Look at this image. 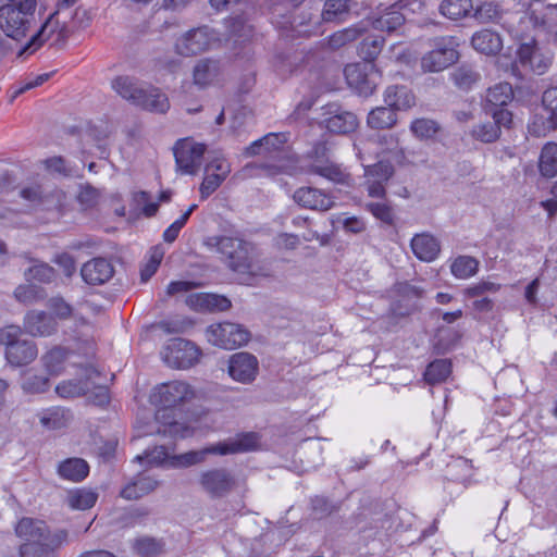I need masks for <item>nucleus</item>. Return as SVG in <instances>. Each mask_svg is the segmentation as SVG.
I'll list each match as a JSON object with an SVG mask.
<instances>
[{"label": "nucleus", "mask_w": 557, "mask_h": 557, "mask_svg": "<svg viewBox=\"0 0 557 557\" xmlns=\"http://www.w3.org/2000/svg\"><path fill=\"white\" fill-rule=\"evenodd\" d=\"M373 148L379 149L376 152L379 161L373 165L364 166L366 188L370 197L383 198L385 184L394 174V165H406L408 160L395 135H385L379 140L360 139L355 143V150L361 162L371 159Z\"/></svg>", "instance_id": "obj_1"}, {"label": "nucleus", "mask_w": 557, "mask_h": 557, "mask_svg": "<svg viewBox=\"0 0 557 557\" xmlns=\"http://www.w3.org/2000/svg\"><path fill=\"white\" fill-rule=\"evenodd\" d=\"M258 437L253 433L240 434L234 438L218 443L201 450H193L175 455L174 449L165 446H156L144 456H136L139 462L149 466H164L169 468H186L205 461L208 454L228 455L256 448Z\"/></svg>", "instance_id": "obj_2"}, {"label": "nucleus", "mask_w": 557, "mask_h": 557, "mask_svg": "<svg viewBox=\"0 0 557 557\" xmlns=\"http://www.w3.org/2000/svg\"><path fill=\"white\" fill-rule=\"evenodd\" d=\"M36 0H7L0 5V29L9 38L21 41L30 38L25 49L36 50L40 42H37L44 35L48 22L39 29L36 20Z\"/></svg>", "instance_id": "obj_3"}, {"label": "nucleus", "mask_w": 557, "mask_h": 557, "mask_svg": "<svg viewBox=\"0 0 557 557\" xmlns=\"http://www.w3.org/2000/svg\"><path fill=\"white\" fill-rule=\"evenodd\" d=\"M199 428L198 421L180 422L174 417L165 414L164 411L157 410L151 417L144 412L137 417L135 422V436L145 437L153 434L169 435L174 438H184L190 436Z\"/></svg>", "instance_id": "obj_4"}, {"label": "nucleus", "mask_w": 557, "mask_h": 557, "mask_svg": "<svg viewBox=\"0 0 557 557\" xmlns=\"http://www.w3.org/2000/svg\"><path fill=\"white\" fill-rule=\"evenodd\" d=\"M22 329L9 325L0 329V346H5V359L12 367H24L38 356V348L30 339H22Z\"/></svg>", "instance_id": "obj_5"}, {"label": "nucleus", "mask_w": 557, "mask_h": 557, "mask_svg": "<svg viewBox=\"0 0 557 557\" xmlns=\"http://www.w3.org/2000/svg\"><path fill=\"white\" fill-rule=\"evenodd\" d=\"M196 397V392L190 384L184 381H172L157 385L151 394L150 401L158 410L173 416V409L187 404Z\"/></svg>", "instance_id": "obj_6"}, {"label": "nucleus", "mask_w": 557, "mask_h": 557, "mask_svg": "<svg viewBox=\"0 0 557 557\" xmlns=\"http://www.w3.org/2000/svg\"><path fill=\"white\" fill-rule=\"evenodd\" d=\"M225 38L219 30L209 26L193 28L175 41L178 54L189 57L219 47Z\"/></svg>", "instance_id": "obj_7"}, {"label": "nucleus", "mask_w": 557, "mask_h": 557, "mask_svg": "<svg viewBox=\"0 0 557 557\" xmlns=\"http://www.w3.org/2000/svg\"><path fill=\"white\" fill-rule=\"evenodd\" d=\"M457 41L454 37L445 36L433 39L432 50L421 59L424 72H440L458 60Z\"/></svg>", "instance_id": "obj_8"}, {"label": "nucleus", "mask_w": 557, "mask_h": 557, "mask_svg": "<svg viewBox=\"0 0 557 557\" xmlns=\"http://www.w3.org/2000/svg\"><path fill=\"white\" fill-rule=\"evenodd\" d=\"M344 73L349 87L363 97L371 96L375 91L381 76L371 62L348 64Z\"/></svg>", "instance_id": "obj_9"}, {"label": "nucleus", "mask_w": 557, "mask_h": 557, "mask_svg": "<svg viewBox=\"0 0 557 557\" xmlns=\"http://www.w3.org/2000/svg\"><path fill=\"white\" fill-rule=\"evenodd\" d=\"M236 251L227 262L232 270L239 274L242 283L250 285L256 283L257 277L268 275L267 269L259 264L256 249L251 244L246 242Z\"/></svg>", "instance_id": "obj_10"}, {"label": "nucleus", "mask_w": 557, "mask_h": 557, "mask_svg": "<svg viewBox=\"0 0 557 557\" xmlns=\"http://www.w3.org/2000/svg\"><path fill=\"white\" fill-rule=\"evenodd\" d=\"M163 361L175 369H188L196 364L200 357V349L189 341L172 338L161 351Z\"/></svg>", "instance_id": "obj_11"}, {"label": "nucleus", "mask_w": 557, "mask_h": 557, "mask_svg": "<svg viewBox=\"0 0 557 557\" xmlns=\"http://www.w3.org/2000/svg\"><path fill=\"white\" fill-rule=\"evenodd\" d=\"M206 338L214 346L234 349L248 342L249 332L239 324L231 322L216 323L207 327Z\"/></svg>", "instance_id": "obj_12"}, {"label": "nucleus", "mask_w": 557, "mask_h": 557, "mask_svg": "<svg viewBox=\"0 0 557 557\" xmlns=\"http://www.w3.org/2000/svg\"><path fill=\"white\" fill-rule=\"evenodd\" d=\"M201 490L212 498H221L230 494L237 485L231 471L215 468L202 471L199 475Z\"/></svg>", "instance_id": "obj_13"}, {"label": "nucleus", "mask_w": 557, "mask_h": 557, "mask_svg": "<svg viewBox=\"0 0 557 557\" xmlns=\"http://www.w3.org/2000/svg\"><path fill=\"white\" fill-rule=\"evenodd\" d=\"M413 3L411 0H398L388 5L381 4L372 17V26L382 32H395L404 25L406 12Z\"/></svg>", "instance_id": "obj_14"}, {"label": "nucleus", "mask_w": 557, "mask_h": 557, "mask_svg": "<svg viewBox=\"0 0 557 557\" xmlns=\"http://www.w3.org/2000/svg\"><path fill=\"white\" fill-rule=\"evenodd\" d=\"M205 151L206 147L202 144L189 138L178 140L174 147V157L180 171L184 174H196Z\"/></svg>", "instance_id": "obj_15"}, {"label": "nucleus", "mask_w": 557, "mask_h": 557, "mask_svg": "<svg viewBox=\"0 0 557 557\" xmlns=\"http://www.w3.org/2000/svg\"><path fill=\"white\" fill-rule=\"evenodd\" d=\"M231 173L230 162L222 156L214 157L205 166V175L199 187L201 199L213 194Z\"/></svg>", "instance_id": "obj_16"}, {"label": "nucleus", "mask_w": 557, "mask_h": 557, "mask_svg": "<svg viewBox=\"0 0 557 557\" xmlns=\"http://www.w3.org/2000/svg\"><path fill=\"white\" fill-rule=\"evenodd\" d=\"M227 371L234 381L249 384L253 382L258 375L259 362L258 359L249 352H236L230 357Z\"/></svg>", "instance_id": "obj_17"}, {"label": "nucleus", "mask_w": 557, "mask_h": 557, "mask_svg": "<svg viewBox=\"0 0 557 557\" xmlns=\"http://www.w3.org/2000/svg\"><path fill=\"white\" fill-rule=\"evenodd\" d=\"M517 59L522 67L537 75L544 74L552 64V55L543 52L534 40L519 46Z\"/></svg>", "instance_id": "obj_18"}, {"label": "nucleus", "mask_w": 557, "mask_h": 557, "mask_svg": "<svg viewBox=\"0 0 557 557\" xmlns=\"http://www.w3.org/2000/svg\"><path fill=\"white\" fill-rule=\"evenodd\" d=\"M223 78L219 61L200 59L193 67V83L200 89L218 85Z\"/></svg>", "instance_id": "obj_19"}, {"label": "nucleus", "mask_w": 557, "mask_h": 557, "mask_svg": "<svg viewBox=\"0 0 557 557\" xmlns=\"http://www.w3.org/2000/svg\"><path fill=\"white\" fill-rule=\"evenodd\" d=\"M294 200L299 206L317 211H327L334 206L333 197L314 187H300L294 193Z\"/></svg>", "instance_id": "obj_20"}, {"label": "nucleus", "mask_w": 557, "mask_h": 557, "mask_svg": "<svg viewBox=\"0 0 557 557\" xmlns=\"http://www.w3.org/2000/svg\"><path fill=\"white\" fill-rule=\"evenodd\" d=\"M45 527L46 523L44 521L33 520L30 518H23L18 521L15 532L16 535L24 541L20 546L22 557L27 556L33 546L39 545V542L42 541Z\"/></svg>", "instance_id": "obj_21"}, {"label": "nucleus", "mask_w": 557, "mask_h": 557, "mask_svg": "<svg viewBox=\"0 0 557 557\" xmlns=\"http://www.w3.org/2000/svg\"><path fill=\"white\" fill-rule=\"evenodd\" d=\"M23 327L32 336L46 337L57 331V322L45 311L32 310L26 313Z\"/></svg>", "instance_id": "obj_22"}, {"label": "nucleus", "mask_w": 557, "mask_h": 557, "mask_svg": "<svg viewBox=\"0 0 557 557\" xmlns=\"http://www.w3.org/2000/svg\"><path fill=\"white\" fill-rule=\"evenodd\" d=\"M113 273L112 264L104 258H95L86 262L81 270L83 280L90 285L104 284Z\"/></svg>", "instance_id": "obj_23"}, {"label": "nucleus", "mask_w": 557, "mask_h": 557, "mask_svg": "<svg viewBox=\"0 0 557 557\" xmlns=\"http://www.w3.org/2000/svg\"><path fill=\"white\" fill-rule=\"evenodd\" d=\"M471 46L481 54L496 55L502 51L504 41L499 33L483 28L472 35Z\"/></svg>", "instance_id": "obj_24"}, {"label": "nucleus", "mask_w": 557, "mask_h": 557, "mask_svg": "<svg viewBox=\"0 0 557 557\" xmlns=\"http://www.w3.org/2000/svg\"><path fill=\"white\" fill-rule=\"evenodd\" d=\"M186 305L196 311H224L231 307V301L216 294L194 293L187 296Z\"/></svg>", "instance_id": "obj_25"}, {"label": "nucleus", "mask_w": 557, "mask_h": 557, "mask_svg": "<svg viewBox=\"0 0 557 557\" xmlns=\"http://www.w3.org/2000/svg\"><path fill=\"white\" fill-rule=\"evenodd\" d=\"M410 246L413 255L423 262L434 261L441 251L438 240L429 233H421L413 236Z\"/></svg>", "instance_id": "obj_26"}, {"label": "nucleus", "mask_w": 557, "mask_h": 557, "mask_svg": "<svg viewBox=\"0 0 557 557\" xmlns=\"http://www.w3.org/2000/svg\"><path fill=\"white\" fill-rule=\"evenodd\" d=\"M384 102L394 112L406 111L416 104V97L406 86H389L384 91Z\"/></svg>", "instance_id": "obj_27"}, {"label": "nucleus", "mask_w": 557, "mask_h": 557, "mask_svg": "<svg viewBox=\"0 0 557 557\" xmlns=\"http://www.w3.org/2000/svg\"><path fill=\"white\" fill-rule=\"evenodd\" d=\"M135 104L154 113H165L170 109L166 95L154 87L144 88Z\"/></svg>", "instance_id": "obj_28"}, {"label": "nucleus", "mask_w": 557, "mask_h": 557, "mask_svg": "<svg viewBox=\"0 0 557 557\" xmlns=\"http://www.w3.org/2000/svg\"><path fill=\"white\" fill-rule=\"evenodd\" d=\"M310 171L317 175H320L334 184L350 186L352 178L339 164H336L330 160L320 163H311Z\"/></svg>", "instance_id": "obj_29"}, {"label": "nucleus", "mask_w": 557, "mask_h": 557, "mask_svg": "<svg viewBox=\"0 0 557 557\" xmlns=\"http://www.w3.org/2000/svg\"><path fill=\"white\" fill-rule=\"evenodd\" d=\"M331 114L323 122L325 127L335 134H347L354 132L358 126L357 116L348 111L335 110L329 111Z\"/></svg>", "instance_id": "obj_30"}, {"label": "nucleus", "mask_w": 557, "mask_h": 557, "mask_svg": "<svg viewBox=\"0 0 557 557\" xmlns=\"http://www.w3.org/2000/svg\"><path fill=\"white\" fill-rule=\"evenodd\" d=\"M85 372V381L69 380L58 384L55 387L57 394L62 398H75L88 393L91 388L89 381L94 380L99 374L94 369H86Z\"/></svg>", "instance_id": "obj_31"}, {"label": "nucleus", "mask_w": 557, "mask_h": 557, "mask_svg": "<svg viewBox=\"0 0 557 557\" xmlns=\"http://www.w3.org/2000/svg\"><path fill=\"white\" fill-rule=\"evenodd\" d=\"M158 484L150 475L139 474L122 488L121 496L128 500L138 499L154 491Z\"/></svg>", "instance_id": "obj_32"}, {"label": "nucleus", "mask_w": 557, "mask_h": 557, "mask_svg": "<svg viewBox=\"0 0 557 557\" xmlns=\"http://www.w3.org/2000/svg\"><path fill=\"white\" fill-rule=\"evenodd\" d=\"M40 425L48 431L66 426L71 420L70 411L62 407H51L38 412Z\"/></svg>", "instance_id": "obj_33"}, {"label": "nucleus", "mask_w": 557, "mask_h": 557, "mask_svg": "<svg viewBox=\"0 0 557 557\" xmlns=\"http://www.w3.org/2000/svg\"><path fill=\"white\" fill-rule=\"evenodd\" d=\"M288 136L285 133L280 134H268L259 140L253 141L249 147L246 148L248 156H255L260 153H271L280 150L283 145L287 141Z\"/></svg>", "instance_id": "obj_34"}, {"label": "nucleus", "mask_w": 557, "mask_h": 557, "mask_svg": "<svg viewBox=\"0 0 557 557\" xmlns=\"http://www.w3.org/2000/svg\"><path fill=\"white\" fill-rule=\"evenodd\" d=\"M58 473L64 480L79 482L88 475L89 466L84 459L69 458L59 465Z\"/></svg>", "instance_id": "obj_35"}, {"label": "nucleus", "mask_w": 557, "mask_h": 557, "mask_svg": "<svg viewBox=\"0 0 557 557\" xmlns=\"http://www.w3.org/2000/svg\"><path fill=\"white\" fill-rule=\"evenodd\" d=\"M473 9L472 0H443L440 4L441 14L453 21L469 16Z\"/></svg>", "instance_id": "obj_36"}, {"label": "nucleus", "mask_w": 557, "mask_h": 557, "mask_svg": "<svg viewBox=\"0 0 557 557\" xmlns=\"http://www.w3.org/2000/svg\"><path fill=\"white\" fill-rule=\"evenodd\" d=\"M367 123L374 129L391 128L397 123V115L388 106L376 107L369 112Z\"/></svg>", "instance_id": "obj_37"}, {"label": "nucleus", "mask_w": 557, "mask_h": 557, "mask_svg": "<svg viewBox=\"0 0 557 557\" xmlns=\"http://www.w3.org/2000/svg\"><path fill=\"white\" fill-rule=\"evenodd\" d=\"M472 12L473 17L480 23H498L504 15L498 2L487 0L479 2Z\"/></svg>", "instance_id": "obj_38"}, {"label": "nucleus", "mask_w": 557, "mask_h": 557, "mask_svg": "<svg viewBox=\"0 0 557 557\" xmlns=\"http://www.w3.org/2000/svg\"><path fill=\"white\" fill-rule=\"evenodd\" d=\"M539 170L542 176L552 178L557 175V144H546L540 154Z\"/></svg>", "instance_id": "obj_39"}, {"label": "nucleus", "mask_w": 557, "mask_h": 557, "mask_svg": "<svg viewBox=\"0 0 557 557\" xmlns=\"http://www.w3.org/2000/svg\"><path fill=\"white\" fill-rule=\"evenodd\" d=\"M367 30L364 23H358L347 28L335 32L329 37V45L333 49H339L358 39Z\"/></svg>", "instance_id": "obj_40"}, {"label": "nucleus", "mask_w": 557, "mask_h": 557, "mask_svg": "<svg viewBox=\"0 0 557 557\" xmlns=\"http://www.w3.org/2000/svg\"><path fill=\"white\" fill-rule=\"evenodd\" d=\"M48 308L54 314L55 318L65 320L72 318L75 321L76 326H83L87 324V321L67 304L61 297H53L48 301Z\"/></svg>", "instance_id": "obj_41"}, {"label": "nucleus", "mask_w": 557, "mask_h": 557, "mask_svg": "<svg viewBox=\"0 0 557 557\" xmlns=\"http://www.w3.org/2000/svg\"><path fill=\"white\" fill-rule=\"evenodd\" d=\"M349 13V0H326L321 13L324 22L341 23Z\"/></svg>", "instance_id": "obj_42"}, {"label": "nucleus", "mask_w": 557, "mask_h": 557, "mask_svg": "<svg viewBox=\"0 0 557 557\" xmlns=\"http://www.w3.org/2000/svg\"><path fill=\"white\" fill-rule=\"evenodd\" d=\"M479 271V261L470 256H459L450 263V272L458 280H467Z\"/></svg>", "instance_id": "obj_43"}, {"label": "nucleus", "mask_w": 557, "mask_h": 557, "mask_svg": "<svg viewBox=\"0 0 557 557\" xmlns=\"http://www.w3.org/2000/svg\"><path fill=\"white\" fill-rule=\"evenodd\" d=\"M528 128L536 137L546 136L549 132L557 128V113L550 115L549 112L545 111L544 114H535Z\"/></svg>", "instance_id": "obj_44"}, {"label": "nucleus", "mask_w": 557, "mask_h": 557, "mask_svg": "<svg viewBox=\"0 0 557 557\" xmlns=\"http://www.w3.org/2000/svg\"><path fill=\"white\" fill-rule=\"evenodd\" d=\"M97 498V494L91 490L77 488L69 494L67 504L73 509L86 510L96 504Z\"/></svg>", "instance_id": "obj_45"}, {"label": "nucleus", "mask_w": 557, "mask_h": 557, "mask_svg": "<svg viewBox=\"0 0 557 557\" xmlns=\"http://www.w3.org/2000/svg\"><path fill=\"white\" fill-rule=\"evenodd\" d=\"M451 373V364L448 360L440 359L431 362L425 372L424 379L430 384L444 382Z\"/></svg>", "instance_id": "obj_46"}, {"label": "nucleus", "mask_w": 557, "mask_h": 557, "mask_svg": "<svg viewBox=\"0 0 557 557\" xmlns=\"http://www.w3.org/2000/svg\"><path fill=\"white\" fill-rule=\"evenodd\" d=\"M112 88L124 99L132 101L133 103L139 97V92L144 88L137 87L134 81L127 76H119L112 81Z\"/></svg>", "instance_id": "obj_47"}, {"label": "nucleus", "mask_w": 557, "mask_h": 557, "mask_svg": "<svg viewBox=\"0 0 557 557\" xmlns=\"http://www.w3.org/2000/svg\"><path fill=\"white\" fill-rule=\"evenodd\" d=\"M513 97L512 88L508 83H499L488 89L486 99L496 107H504L511 101Z\"/></svg>", "instance_id": "obj_48"}, {"label": "nucleus", "mask_w": 557, "mask_h": 557, "mask_svg": "<svg viewBox=\"0 0 557 557\" xmlns=\"http://www.w3.org/2000/svg\"><path fill=\"white\" fill-rule=\"evenodd\" d=\"M55 277L53 268L49 264L36 261L29 269L25 271V278L28 282L35 281L39 283H49Z\"/></svg>", "instance_id": "obj_49"}, {"label": "nucleus", "mask_w": 557, "mask_h": 557, "mask_svg": "<svg viewBox=\"0 0 557 557\" xmlns=\"http://www.w3.org/2000/svg\"><path fill=\"white\" fill-rule=\"evenodd\" d=\"M163 256L164 251L161 247L156 246L150 249L148 259L140 270L141 282H147L156 273L163 259Z\"/></svg>", "instance_id": "obj_50"}, {"label": "nucleus", "mask_w": 557, "mask_h": 557, "mask_svg": "<svg viewBox=\"0 0 557 557\" xmlns=\"http://www.w3.org/2000/svg\"><path fill=\"white\" fill-rule=\"evenodd\" d=\"M67 542L69 534L65 530H55L53 532H50L46 525L42 534V541L39 542V545H41L42 547H47L49 548V550L55 553Z\"/></svg>", "instance_id": "obj_51"}, {"label": "nucleus", "mask_w": 557, "mask_h": 557, "mask_svg": "<svg viewBox=\"0 0 557 557\" xmlns=\"http://www.w3.org/2000/svg\"><path fill=\"white\" fill-rule=\"evenodd\" d=\"M334 227L343 226L346 232L354 234L361 233L366 230V223L357 216H347L346 214H336L331 219Z\"/></svg>", "instance_id": "obj_52"}, {"label": "nucleus", "mask_w": 557, "mask_h": 557, "mask_svg": "<svg viewBox=\"0 0 557 557\" xmlns=\"http://www.w3.org/2000/svg\"><path fill=\"white\" fill-rule=\"evenodd\" d=\"M64 360L65 351L62 348H53L42 357L45 368L54 375L62 371Z\"/></svg>", "instance_id": "obj_53"}, {"label": "nucleus", "mask_w": 557, "mask_h": 557, "mask_svg": "<svg viewBox=\"0 0 557 557\" xmlns=\"http://www.w3.org/2000/svg\"><path fill=\"white\" fill-rule=\"evenodd\" d=\"M383 39L380 37H367L362 40L359 47V54L366 62H371L377 57L380 53Z\"/></svg>", "instance_id": "obj_54"}, {"label": "nucleus", "mask_w": 557, "mask_h": 557, "mask_svg": "<svg viewBox=\"0 0 557 557\" xmlns=\"http://www.w3.org/2000/svg\"><path fill=\"white\" fill-rule=\"evenodd\" d=\"M499 134L498 126L493 122L479 124L472 129V136L482 143H493Z\"/></svg>", "instance_id": "obj_55"}, {"label": "nucleus", "mask_w": 557, "mask_h": 557, "mask_svg": "<svg viewBox=\"0 0 557 557\" xmlns=\"http://www.w3.org/2000/svg\"><path fill=\"white\" fill-rule=\"evenodd\" d=\"M15 298L23 304H33L44 298L42 289L32 285H20L14 290Z\"/></svg>", "instance_id": "obj_56"}, {"label": "nucleus", "mask_w": 557, "mask_h": 557, "mask_svg": "<svg viewBox=\"0 0 557 557\" xmlns=\"http://www.w3.org/2000/svg\"><path fill=\"white\" fill-rule=\"evenodd\" d=\"M48 386L49 381L47 377L32 373H26L22 383L23 391L29 394L44 393Z\"/></svg>", "instance_id": "obj_57"}, {"label": "nucleus", "mask_w": 557, "mask_h": 557, "mask_svg": "<svg viewBox=\"0 0 557 557\" xmlns=\"http://www.w3.org/2000/svg\"><path fill=\"white\" fill-rule=\"evenodd\" d=\"M411 132L419 138L428 139L433 137L437 131V124L428 119H418L411 123Z\"/></svg>", "instance_id": "obj_58"}, {"label": "nucleus", "mask_w": 557, "mask_h": 557, "mask_svg": "<svg viewBox=\"0 0 557 557\" xmlns=\"http://www.w3.org/2000/svg\"><path fill=\"white\" fill-rule=\"evenodd\" d=\"M246 242L234 238L223 236L220 237L216 242L218 250L227 259V261L237 252L236 250L240 249Z\"/></svg>", "instance_id": "obj_59"}, {"label": "nucleus", "mask_w": 557, "mask_h": 557, "mask_svg": "<svg viewBox=\"0 0 557 557\" xmlns=\"http://www.w3.org/2000/svg\"><path fill=\"white\" fill-rule=\"evenodd\" d=\"M453 77L458 87L468 89L478 82L479 74L470 67H459L455 71Z\"/></svg>", "instance_id": "obj_60"}, {"label": "nucleus", "mask_w": 557, "mask_h": 557, "mask_svg": "<svg viewBox=\"0 0 557 557\" xmlns=\"http://www.w3.org/2000/svg\"><path fill=\"white\" fill-rule=\"evenodd\" d=\"M161 544L154 539L144 537L138 539L134 544V549L137 554L144 557H151L161 552Z\"/></svg>", "instance_id": "obj_61"}, {"label": "nucleus", "mask_w": 557, "mask_h": 557, "mask_svg": "<svg viewBox=\"0 0 557 557\" xmlns=\"http://www.w3.org/2000/svg\"><path fill=\"white\" fill-rule=\"evenodd\" d=\"M366 208L377 220L388 224L393 222V210L386 202H369L366 205Z\"/></svg>", "instance_id": "obj_62"}, {"label": "nucleus", "mask_w": 557, "mask_h": 557, "mask_svg": "<svg viewBox=\"0 0 557 557\" xmlns=\"http://www.w3.org/2000/svg\"><path fill=\"white\" fill-rule=\"evenodd\" d=\"M50 77H51V73H44V74H39V75H37L35 77L26 79L16 89L13 90L10 100L13 101L15 98H17L23 92H25V91H27V90H29L32 88H35V87H38V86L42 85Z\"/></svg>", "instance_id": "obj_63"}, {"label": "nucleus", "mask_w": 557, "mask_h": 557, "mask_svg": "<svg viewBox=\"0 0 557 557\" xmlns=\"http://www.w3.org/2000/svg\"><path fill=\"white\" fill-rule=\"evenodd\" d=\"M499 288H500V285L497 283H494V282H479L476 284H473V285L467 287L463 290V295L466 297L471 298V297L483 295L484 293H487V292L495 293V292L499 290Z\"/></svg>", "instance_id": "obj_64"}]
</instances>
